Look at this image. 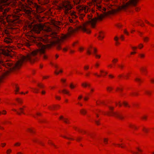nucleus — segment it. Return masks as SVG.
<instances>
[{
	"mask_svg": "<svg viewBox=\"0 0 154 154\" xmlns=\"http://www.w3.org/2000/svg\"><path fill=\"white\" fill-rule=\"evenodd\" d=\"M2 114L3 115H5L6 113V111L5 110H3L2 111V112H1Z\"/></svg>",
	"mask_w": 154,
	"mask_h": 154,
	"instance_id": "46",
	"label": "nucleus"
},
{
	"mask_svg": "<svg viewBox=\"0 0 154 154\" xmlns=\"http://www.w3.org/2000/svg\"><path fill=\"white\" fill-rule=\"evenodd\" d=\"M56 99L57 100H59L60 99V97H56Z\"/></svg>",
	"mask_w": 154,
	"mask_h": 154,
	"instance_id": "63",
	"label": "nucleus"
},
{
	"mask_svg": "<svg viewBox=\"0 0 154 154\" xmlns=\"http://www.w3.org/2000/svg\"><path fill=\"white\" fill-rule=\"evenodd\" d=\"M98 38H99L100 39H103L104 38L103 34L101 32H99V35L98 36Z\"/></svg>",
	"mask_w": 154,
	"mask_h": 154,
	"instance_id": "16",
	"label": "nucleus"
},
{
	"mask_svg": "<svg viewBox=\"0 0 154 154\" xmlns=\"http://www.w3.org/2000/svg\"><path fill=\"white\" fill-rule=\"evenodd\" d=\"M118 61V60L117 59H114L112 60V62L115 64L116 63V62Z\"/></svg>",
	"mask_w": 154,
	"mask_h": 154,
	"instance_id": "43",
	"label": "nucleus"
},
{
	"mask_svg": "<svg viewBox=\"0 0 154 154\" xmlns=\"http://www.w3.org/2000/svg\"><path fill=\"white\" fill-rule=\"evenodd\" d=\"M69 87L71 89H73L75 88V86L72 84L71 83Z\"/></svg>",
	"mask_w": 154,
	"mask_h": 154,
	"instance_id": "34",
	"label": "nucleus"
},
{
	"mask_svg": "<svg viewBox=\"0 0 154 154\" xmlns=\"http://www.w3.org/2000/svg\"><path fill=\"white\" fill-rule=\"evenodd\" d=\"M73 128L76 131H78V129H79V128H78L76 126H74L73 127Z\"/></svg>",
	"mask_w": 154,
	"mask_h": 154,
	"instance_id": "45",
	"label": "nucleus"
},
{
	"mask_svg": "<svg viewBox=\"0 0 154 154\" xmlns=\"http://www.w3.org/2000/svg\"><path fill=\"white\" fill-rule=\"evenodd\" d=\"M100 72L101 73H103L104 74L102 75V76H105V75H106L107 74V72H105L103 70H100Z\"/></svg>",
	"mask_w": 154,
	"mask_h": 154,
	"instance_id": "30",
	"label": "nucleus"
},
{
	"mask_svg": "<svg viewBox=\"0 0 154 154\" xmlns=\"http://www.w3.org/2000/svg\"><path fill=\"white\" fill-rule=\"evenodd\" d=\"M12 152V150L10 149H8L6 151V153L7 154H10Z\"/></svg>",
	"mask_w": 154,
	"mask_h": 154,
	"instance_id": "35",
	"label": "nucleus"
},
{
	"mask_svg": "<svg viewBox=\"0 0 154 154\" xmlns=\"http://www.w3.org/2000/svg\"><path fill=\"white\" fill-rule=\"evenodd\" d=\"M82 85L84 87H86L87 86L90 87V85L87 83H83L82 84Z\"/></svg>",
	"mask_w": 154,
	"mask_h": 154,
	"instance_id": "26",
	"label": "nucleus"
},
{
	"mask_svg": "<svg viewBox=\"0 0 154 154\" xmlns=\"http://www.w3.org/2000/svg\"><path fill=\"white\" fill-rule=\"evenodd\" d=\"M33 1V0H28L29 4L30 5L33 4L34 3Z\"/></svg>",
	"mask_w": 154,
	"mask_h": 154,
	"instance_id": "36",
	"label": "nucleus"
},
{
	"mask_svg": "<svg viewBox=\"0 0 154 154\" xmlns=\"http://www.w3.org/2000/svg\"><path fill=\"white\" fill-rule=\"evenodd\" d=\"M11 48L10 47H8V48L7 49V51L9 52H10V51H11V50L10 49Z\"/></svg>",
	"mask_w": 154,
	"mask_h": 154,
	"instance_id": "52",
	"label": "nucleus"
},
{
	"mask_svg": "<svg viewBox=\"0 0 154 154\" xmlns=\"http://www.w3.org/2000/svg\"><path fill=\"white\" fill-rule=\"evenodd\" d=\"M146 93L147 95H151V93L149 91H146Z\"/></svg>",
	"mask_w": 154,
	"mask_h": 154,
	"instance_id": "55",
	"label": "nucleus"
},
{
	"mask_svg": "<svg viewBox=\"0 0 154 154\" xmlns=\"http://www.w3.org/2000/svg\"><path fill=\"white\" fill-rule=\"evenodd\" d=\"M82 97H79L78 98V99L79 100H80L82 99L85 101H87L88 99V97H84L83 98H82Z\"/></svg>",
	"mask_w": 154,
	"mask_h": 154,
	"instance_id": "19",
	"label": "nucleus"
},
{
	"mask_svg": "<svg viewBox=\"0 0 154 154\" xmlns=\"http://www.w3.org/2000/svg\"><path fill=\"white\" fill-rule=\"evenodd\" d=\"M46 92L44 91H42L41 92V93L42 95H45V94Z\"/></svg>",
	"mask_w": 154,
	"mask_h": 154,
	"instance_id": "48",
	"label": "nucleus"
},
{
	"mask_svg": "<svg viewBox=\"0 0 154 154\" xmlns=\"http://www.w3.org/2000/svg\"><path fill=\"white\" fill-rule=\"evenodd\" d=\"M21 145V143L20 142H17L14 143V146L15 147H18L20 146Z\"/></svg>",
	"mask_w": 154,
	"mask_h": 154,
	"instance_id": "13",
	"label": "nucleus"
},
{
	"mask_svg": "<svg viewBox=\"0 0 154 154\" xmlns=\"http://www.w3.org/2000/svg\"><path fill=\"white\" fill-rule=\"evenodd\" d=\"M97 49L96 48H94V51H93V54H94L95 55V54H97L96 52H97Z\"/></svg>",
	"mask_w": 154,
	"mask_h": 154,
	"instance_id": "33",
	"label": "nucleus"
},
{
	"mask_svg": "<svg viewBox=\"0 0 154 154\" xmlns=\"http://www.w3.org/2000/svg\"><path fill=\"white\" fill-rule=\"evenodd\" d=\"M113 89V88L110 86H107L106 88V89L107 91L109 92H110Z\"/></svg>",
	"mask_w": 154,
	"mask_h": 154,
	"instance_id": "14",
	"label": "nucleus"
},
{
	"mask_svg": "<svg viewBox=\"0 0 154 154\" xmlns=\"http://www.w3.org/2000/svg\"><path fill=\"white\" fill-rule=\"evenodd\" d=\"M113 144L115 146H118L119 147H121L122 148H124L125 147L124 146H122V144H116L115 143H113Z\"/></svg>",
	"mask_w": 154,
	"mask_h": 154,
	"instance_id": "23",
	"label": "nucleus"
},
{
	"mask_svg": "<svg viewBox=\"0 0 154 154\" xmlns=\"http://www.w3.org/2000/svg\"><path fill=\"white\" fill-rule=\"evenodd\" d=\"M15 100L19 104H21L23 102L22 100L20 98H17L15 99Z\"/></svg>",
	"mask_w": 154,
	"mask_h": 154,
	"instance_id": "8",
	"label": "nucleus"
},
{
	"mask_svg": "<svg viewBox=\"0 0 154 154\" xmlns=\"http://www.w3.org/2000/svg\"><path fill=\"white\" fill-rule=\"evenodd\" d=\"M62 92L64 94H66L68 95H70L69 91L65 89L63 90H62Z\"/></svg>",
	"mask_w": 154,
	"mask_h": 154,
	"instance_id": "9",
	"label": "nucleus"
},
{
	"mask_svg": "<svg viewBox=\"0 0 154 154\" xmlns=\"http://www.w3.org/2000/svg\"><path fill=\"white\" fill-rule=\"evenodd\" d=\"M16 154H24L23 152L21 151L18 152Z\"/></svg>",
	"mask_w": 154,
	"mask_h": 154,
	"instance_id": "54",
	"label": "nucleus"
},
{
	"mask_svg": "<svg viewBox=\"0 0 154 154\" xmlns=\"http://www.w3.org/2000/svg\"><path fill=\"white\" fill-rule=\"evenodd\" d=\"M65 118H63V116H61L60 117V120H63V119H64Z\"/></svg>",
	"mask_w": 154,
	"mask_h": 154,
	"instance_id": "59",
	"label": "nucleus"
},
{
	"mask_svg": "<svg viewBox=\"0 0 154 154\" xmlns=\"http://www.w3.org/2000/svg\"><path fill=\"white\" fill-rule=\"evenodd\" d=\"M131 48H132L134 50H135L137 48V47H132Z\"/></svg>",
	"mask_w": 154,
	"mask_h": 154,
	"instance_id": "61",
	"label": "nucleus"
},
{
	"mask_svg": "<svg viewBox=\"0 0 154 154\" xmlns=\"http://www.w3.org/2000/svg\"><path fill=\"white\" fill-rule=\"evenodd\" d=\"M108 139L107 138H104L103 139V142L105 144H106L108 143Z\"/></svg>",
	"mask_w": 154,
	"mask_h": 154,
	"instance_id": "29",
	"label": "nucleus"
},
{
	"mask_svg": "<svg viewBox=\"0 0 154 154\" xmlns=\"http://www.w3.org/2000/svg\"><path fill=\"white\" fill-rule=\"evenodd\" d=\"M15 94H17L18 92V90L19 89V88L16 85H15Z\"/></svg>",
	"mask_w": 154,
	"mask_h": 154,
	"instance_id": "25",
	"label": "nucleus"
},
{
	"mask_svg": "<svg viewBox=\"0 0 154 154\" xmlns=\"http://www.w3.org/2000/svg\"><path fill=\"white\" fill-rule=\"evenodd\" d=\"M139 95V94L137 93H134L132 94L131 95Z\"/></svg>",
	"mask_w": 154,
	"mask_h": 154,
	"instance_id": "53",
	"label": "nucleus"
},
{
	"mask_svg": "<svg viewBox=\"0 0 154 154\" xmlns=\"http://www.w3.org/2000/svg\"><path fill=\"white\" fill-rule=\"evenodd\" d=\"M95 57H97V58H100V55H97V54H95Z\"/></svg>",
	"mask_w": 154,
	"mask_h": 154,
	"instance_id": "62",
	"label": "nucleus"
},
{
	"mask_svg": "<svg viewBox=\"0 0 154 154\" xmlns=\"http://www.w3.org/2000/svg\"><path fill=\"white\" fill-rule=\"evenodd\" d=\"M63 121L66 123L68 124L69 123V121L68 119L67 118H65L64 119H63Z\"/></svg>",
	"mask_w": 154,
	"mask_h": 154,
	"instance_id": "31",
	"label": "nucleus"
},
{
	"mask_svg": "<svg viewBox=\"0 0 154 154\" xmlns=\"http://www.w3.org/2000/svg\"><path fill=\"white\" fill-rule=\"evenodd\" d=\"M61 81L63 82L64 83L65 82V81H66V80L62 79H61Z\"/></svg>",
	"mask_w": 154,
	"mask_h": 154,
	"instance_id": "64",
	"label": "nucleus"
},
{
	"mask_svg": "<svg viewBox=\"0 0 154 154\" xmlns=\"http://www.w3.org/2000/svg\"><path fill=\"white\" fill-rule=\"evenodd\" d=\"M85 16V15L84 14H83V13H82V14L80 13V15H79V18L81 19H82L83 18V17H84Z\"/></svg>",
	"mask_w": 154,
	"mask_h": 154,
	"instance_id": "28",
	"label": "nucleus"
},
{
	"mask_svg": "<svg viewBox=\"0 0 154 154\" xmlns=\"http://www.w3.org/2000/svg\"><path fill=\"white\" fill-rule=\"evenodd\" d=\"M140 56L141 57L143 58L144 57L145 55L144 54H140Z\"/></svg>",
	"mask_w": 154,
	"mask_h": 154,
	"instance_id": "56",
	"label": "nucleus"
},
{
	"mask_svg": "<svg viewBox=\"0 0 154 154\" xmlns=\"http://www.w3.org/2000/svg\"><path fill=\"white\" fill-rule=\"evenodd\" d=\"M100 112V111L99 110H97L96 111H94V112L95 113V114H96V116L97 117H98V115L97 114V112Z\"/></svg>",
	"mask_w": 154,
	"mask_h": 154,
	"instance_id": "40",
	"label": "nucleus"
},
{
	"mask_svg": "<svg viewBox=\"0 0 154 154\" xmlns=\"http://www.w3.org/2000/svg\"><path fill=\"white\" fill-rule=\"evenodd\" d=\"M48 143L49 144L53 146L55 148H57V146L55 145L51 140H49Z\"/></svg>",
	"mask_w": 154,
	"mask_h": 154,
	"instance_id": "18",
	"label": "nucleus"
},
{
	"mask_svg": "<svg viewBox=\"0 0 154 154\" xmlns=\"http://www.w3.org/2000/svg\"><path fill=\"white\" fill-rule=\"evenodd\" d=\"M95 123H96V124L98 125L100 124L99 122V121H96Z\"/></svg>",
	"mask_w": 154,
	"mask_h": 154,
	"instance_id": "60",
	"label": "nucleus"
},
{
	"mask_svg": "<svg viewBox=\"0 0 154 154\" xmlns=\"http://www.w3.org/2000/svg\"><path fill=\"white\" fill-rule=\"evenodd\" d=\"M87 110L84 109H82L80 110V112L81 114L83 115H85L87 113Z\"/></svg>",
	"mask_w": 154,
	"mask_h": 154,
	"instance_id": "10",
	"label": "nucleus"
},
{
	"mask_svg": "<svg viewBox=\"0 0 154 154\" xmlns=\"http://www.w3.org/2000/svg\"><path fill=\"white\" fill-rule=\"evenodd\" d=\"M142 130L145 133H147L149 132V129L148 128H146V127H144L143 128Z\"/></svg>",
	"mask_w": 154,
	"mask_h": 154,
	"instance_id": "20",
	"label": "nucleus"
},
{
	"mask_svg": "<svg viewBox=\"0 0 154 154\" xmlns=\"http://www.w3.org/2000/svg\"><path fill=\"white\" fill-rule=\"evenodd\" d=\"M6 144L5 143H1L2 147H4L6 145Z\"/></svg>",
	"mask_w": 154,
	"mask_h": 154,
	"instance_id": "50",
	"label": "nucleus"
},
{
	"mask_svg": "<svg viewBox=\"0 0 154 154\" xmlns=\"http://www.w3.org/2000/svg\"><path fill=\"white\" fill-rule=\"evenodd\" d=\"M78 132L84 134H85L86 133L85 131L81 130L80 129H78Z\"/></svg>",
	"mask_w": 154,
	"mask_h": 154,
	"instance_id": "37",
	"label": "nucleus"
},
{
	"mask_svg": "<svg viewBox=\"0 0 154 154\" xmlns=\"http://www.w3.org/2000/svg\"><path fill=\"white\" fill-rule=\"evenodd\" d=\"M49 0H39V1L42 4H47L49 2Z\"/></svg>",
	"mask_w": 154,
	"mask_h": 154,
	"instance_id": "11",
	"label": "nucleus"
},
{
	"mask_svg": "<svg viewBox=\"0 0 154 154\" xmlns=\"http://www.w3.org/2000/svg\"><path fill=\"white\" fill-rule=\"evenodd\" d=\"M116 26L118 28H120L122 26V25L119 23H117L116 24Z\"/></svg>",
	"mask_w": 154,
	"mask_h": 154,
	"instance_id": "42",
	"label": "nucleus"
},
{
	"mask_svg": "<svg viewBox=\"0 0 154 154\" xmlns=\"http://www.w3.org/2000/svg\"><path fill=\"white\" fill-rule=\"evenodd\" d=\"M109 108L110 111L109 112H107L105 114V115H107L109 116H114L120 120L123 119L124 117L121 113L113 111L112 110L114 109L113 107L109 106Z\"/></svg>",
	"mask_w": 154,
	"mask_h": 154,
	"instance_id": "2",
	"label": "nucleus"
},
{
	"mask_svg": "<svg viewBox=\"0 0 154 154\" xmlns=\"http://www.w3.org/2000/svg\"><path fill=\"white\" fill-rule=\"evenodd\" d=\"M89 67L88 66H85L84 67V69H88Z\"/></svg>",
	"mask_w": 154,
	"mask_h": 154,
	"instance_id": "58",
	"label": "nucleus"
},
{
	"mask_svg": "<svg viewBox=\"0 0 154 154\" xmlns=\"http://www.w3.org/2000/svg\"><path fill=\"white\" fill-rule=\"evenodd\" d=\"M94 74L95 75H96L98 77H100L101 76V75H98L97 73H94Z\"/></svg>",
	"mask_w": 154,
	"mask_h": 154,
	"instance_id": "51",
	"label": "nucleus"
},
{
	"mask_svg": "<svg viewBox=\"0 0 154 154\" xmlns=\"http://www.w3.org/2000/svg\"><path fill=\"white\" fill-rule=\"evenodd\" d=\"M27 131L32 133H33L34 132V128H28L27 129Z\"/></svg>",
	"mask_w": 154,
	"mask_h": 154,
	"instance_id": "17",
	"label": "nucleus"
},
{
	"mask_svg": "<svg viewBox=\"0 0 154 154\" xmlns=\"http://www.w3.org/2000/svg\"><path fill=\"white\" fill-rule=\"evenodd\" d=\"M76 20L74 19H72L70 18L69 19V21L70 23H72V25L73 26H75L77 25V23L76 22Z\"/></svg>",
	"mask_w": 154,
	"mask_h": 154,
	"instance_id": "7",
	"label": "nucleus"
},
{
	"mask_svg": "<svg viewBox=\"0 0 154 154\" xmlns=\"http://www.w3.org/2000/svg\"><path fill=\"white\" fill-rule=\"evenodd\" d=\"M149 39V38H148L147 37L143 38V40H144V41L145 42L147 41Z\"/></svg>",
	"mask_w": 154,
	"mask_h": 154,
	"instance_id": "41",
	"label": "nucleus"
},
{
	"mask_svg": "<svg viewBox=\"0 0 154 154\" xmlns=\"http://www.w3.org/2000/svg\"><path fill=\"white\" fill-rule=\"evenodd\" d=\"M60 106L58 105H53L48 106V109L50 110H55L59 109Z\"/></svg>",
	"mask_w": 154,
	"mask_h": 154,
	"instance_id": "5",
	"label": "nucleus"
},
{
	"mask_svg": "<svg viewBox=\"0 0 154 154\" xmlns=\"http://www.w3.org/2000/svg\"><path fill=\"white\" fill-rule=\"evenodd\" d=\"M60 136L61 137H63L64 138L67 139L69 140H74V139H73L71 137H67L63 135L62 134H61L60 135Z\"/></svg>",
	"mask_w": 154,
	"mask_h": 154,
	"instance_id": "15",
	"label": "nucleus"
},
{
	"mask_svg": "<svg viewBox=\"0 0 154 154\" xmlns=\"http://www.w3.org/2000/svg\"><path fill=\"white\" fill-rule=\"evenodd\" d=\"M135 80L137 82H139V83H140V82H141V79L139 78H136V79H135Z\"/></svg>",
	"mask_w": 154,
	"mask_h": 154,
	"instance_id": "38",
	"label": "nucleus"
},
{
	"mask_svg": "<svg viewBox=\"0 0 154 154\" xmlns=\"http://www.w3.org/2000/svg\"><path fill=\"white\" fill-rule=\"evenodd\" d=\"M143 47V45L142 44H140L138 46L139 48L140 49H141V48H142Z\"/></svg>",
	"mask_w": 154,
	"mask_h": 154,
	"instance_id": "44",
	"label": "nucleus"
},
{
	"mask_svg": "<svg viewBox=\"0 0 154 154\" xmlns=\"http://www.w3.org/2000/svg\"><path fill=\"white\" fill-rule=\"evenodd\" d=\"M82 139V137H78L77 138L76 140L78 142H79Z\"/></svg>",
	"mask_w": 154,
	"mask_h": 154,
	"instance_id": "39",
	"label": "nucleus"
},
{
	"mask_svg": "<svg viewBox=\"0 0 154 154\" xmlns=\"http://www.w3.org/2000/svg\"><path fill=\"white\" fill-rule=\"evenodd\" d=\"M5 42L7 43H9L12 42V40L10 39L6 38L5 40Z\"/></svg>",
	"mask_w": 154,
	"mask_h": 154,
	"instance_id": "21",
	"label": "nucleus"
},
{
	"mask_svg": "<svg viewBox=\"0 0 154 154\" xmlns=\"http://www.w3.org/2000/svg\"><path fill=\"white\" fill-rule=\"evenodd\" d=\"M118 66L121 69H122L124 67L123 65H119Z\"/></svg>",
	"mask_w": 154,
	"mask_h": 154,
	"instance_id": "57",
	"label": "nucleus"
},
{
	"mask_svg": "<svg viewBox=\"0 0 154 154\" xmlns=\"http://www.w3.org/2000/svg\"><path fill=\"white\" fill-rule=\"evenodd\" d=\"M123 88L122 87H117L116 89V91L121 92L123 90Z\"/></svg>",
	"mask_w": 154,
	"mask_h": 154,
	"instance_id": "12",
	"label": "nucleus"
},
{
	"mask_svg": "<svg viewBox=\"0 0 154 154\" xmlns=\"http://www.w3.org/2000/svg\"><path fill=\"white\" fill-rule=\"evenodd\" d=\"M38 87L41 88H43L44 87V86L42 84H38L37 85Z\"/></svg>",
	"mask_w": 154,
	"mask_h": 154,
	"instance_id": "32",
	"label": "nucleus"
},
{
	"mask_svg": "<svg viewBox=\"0 0 154 154\" xmlns=\"http://www.w3.org/2000/svg\"><path fill=\"white\" fill-rule=\"evenodd\" d=\"M87 53L89 55L91 54V51L90 50H89L88 49L87 50Z\"/></svg>",
	"mask_w": 154,
	"mask_h": 154,
	"instance_id": "47",
	"label": "nucleus"
},
{
	"mask_svg": "<svg viewBox=\"0 0 154 154\" xmlns=\"http://www.w3.org/2000/svg\"><path fill=\"white\" fill-rule=\"evenodd\" d=\"M123 104L125 106H127L128 107H130V106L128 104V103L126 101H124L123 102Z\"/></svg>",
	"mask_w": 154,
	"mask_h": 154,
	"instance_id": "22",
	"label": "nucleus"
},
{
	"mask_svg": "<svg viewBox=\"0 0 154 154\" xmlns=\"http://www.w3.org/2000/svg\"><path fill=\"white\" fill-rule=\"evenodd\" d=\"M80 0H77L74 1V4L75 5H77L76 8L78 11L80 13L82 12H84L85 13H87L88 12L94 13L95 12L94 11L93 9H91L88 6L84 5H78L80 3Z\"/></svg>",
	"mask_w": 154,
	"mask_h": 154,
	"instance_id": "1",
	"label": "nucleus"
},
{
	"mask_svg": "<svg viewBox=\"0 0 154 154\" xmlns=\"http://www.w3.org/2000/svg\"><path fill=\"white\" fill-rule=\"evenodd\" d=\"M32 91L33 92L35 93H37L38 92L39 90H38L36 88H32Z\"/></svg>",
	"mask_w": 154,
	"mask_h": 154,
	"instance_id": "27",
	"label": "nucleus"
},
{
	"mask_svg": "<svg viewBox=\"0 0 154 154\" xmlns=\"http://www.w3.org/2000/svg\"><path fill=\"white\" fill-rule=\"evenodd\" d=\"M72 8L70 2L67 1H65L63 4V9L65 10L66 14L69 13L70 12V10Z\"/></svg>",
	"mask_w": 154,
	"mask_h": 154,
	"instance_id": "3",
	"label": "nucleus"
},
{
	"mask_svg": "<svg viewBox=\"0 0 154 154\" xmlns=\"http://www.w3.org/2000/svg\"><path fill=\"white\" fill-rule=\"evenodd\" d=\"M124 32L127 35H128V33L127 32L126 29L124 30Z\"/></svg>",
	"mask_w": 154,
	"mask_h": 154,
	"instance_id": "49",
	"label": "nucleus"
},
{
	"mask_svg": "<svg viewBox=\"0 0 154 154\" xmlns=\"http://www.w3.org/2000/svg\"><path fill=\"white\" fill-rule=\"evenodd\" d=\"M141 70L142 71V72H144L145 74H146L147 72L146 68H141Z\"/></svg>",
	"mask_w": 154,
	"mask_h": 154,
	"instance_id": "24",
	"label": "nucleus"
},
{
	"mask_svg": "<svg viewBox=\"0 0 154 154\" xmlns=\"http://www.w3.org/2000/svg\"><path fill=\"white\" fill-rule=\"evenodd\" d=\"M25 107V106H23V107L20 108L19 109V111H17L16 109H12V110L15 112H17V114L18 115H20L21 113H23V114H25L24 112V108Z\"/></svg>",
	"mask_w": 154,
	"mask_h": 154,
	"instance_id": "4",
	"label": "nucleus"
},
{
	"mask_svg": "<svg viewBox=\"0 0 154 154\" xmlns=\"http://www.w3.org/2000/svg\"><path fill=\"white\" fill-rule=\"evenodd\" d=\"M128 126L129 128L135 130H137L138 128L135 125L131 123L128 124Z\"/></svg>",
	"mask_w": 154,
	"mask_h": 154,
	"instance_id": "6",
	"label": "nucleus"
}]
</instances>
